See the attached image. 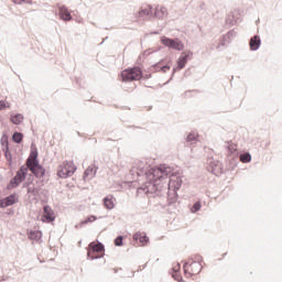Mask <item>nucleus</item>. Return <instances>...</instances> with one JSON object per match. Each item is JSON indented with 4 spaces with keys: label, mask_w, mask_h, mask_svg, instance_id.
I'll list each match as a JSON object with an SVG mask.
<instances>
[{
    "label": "nucleus",
    "mask_w": 282,
    "mask_h": 282,
    "mask_svg": "<svg viewBox=\"0 0 282 282\" xmlns=\"http://www.w3.org/2000/svg\"><path fill=\"white\" fill-rule=\"evenodd\" d=\"M249 45H250V50L252 51L257 50L258 47L261 46V37H259V35H254L253 37H251Z\"/></svg>",
    "instance_id": "a211bd4d"
},
{
    "label": "nucleus",
    "mask_w": 282,
    "mask_h": 282,
    "mask_svg": "<svg viewBox=\"0 0 282 282\" xmlns=\"http://www.w3.org/2000/svg\"><path fill=\"white\" fill-rule=\"evenodd\" d=\"M44 214L41 218V221H43V224H52V221H54V219H56V216L54 215V210L52 209V207L45 205L44 208Z\"/></svg>",
    "instance_id": "6e6552de"
},
{
    "label": "nucleus",
    "mask_w": 282,
    "mask_h": 282,
    "mask_svg": "<svg viewBox=\"0 0 282 282\" xmlns=\"http://www.w3.org/2000/svg\"><path fill=\"white\" fill-rule=\"evenodd\" d=\"M172 270H173V278L176 280V281H182V276L180 274H177V272H180V270H182V267L180 265L178 262H174L173 263V267H172Z\"/></svg>",
    "instance_id": "6ab92c4d"
},
{
    "label": "nucleus",
    "mask_w": 282,
    "mask_h": 282,
    "mask_svg": "<svg viewBox=\"0 0 282 282\" xmlns=\"http://www.w3.org/2000/svg\"><path fill=\"white\" fill-rule=\"evenodd\" d=\"M89 259H102L105 257V246L100 242H90L87 249Z\"/></svg>",
    "instance_id": "7ed1b4c3"
},
{
    "label": "nucleus",
    "mask_w": 282,
    "mask_h": 282,
    "mask_svg": "<svg viewBox=\"0 0 282 282\" xmlns=\"http://www.w3.org/2000/svg\"><path fill=\"white\" fill-rule=\"evenodd\" d=\"M13 204H17V196L14 195L0 199V208H8V206H13Z\"/></svg>",
    "instance_id": "4468645a"
},
{
    "label": "nucleus",
    "mask_w": 282,
    "mask_h": 282,
    "mask_svg": "<svg viewBox=\"0 0 282 282\" xmlns=\"http://www.w3.org/2000/svg\"><path fill=\"white\" fill-rule=\"evenodd\" d=\"M74 173H76V164H74L72 161H65L58 166L57 170V175L62 178L72 177Z\"/></svg>",
    "instance_id": "39448f33"
},
{
    "label": "nucleus",
    "mask_w": 282,
    "mask_h": 282,
    "mask_svg": "<svg viewBox=\"0 0 282 282\" xmlns=\"http://www.w3.org/2000/svg\"><path fill=\"white\" fill-rule=\"evenodd\" d=\"M23 140V134L21 132H14L13 133V141H15L18 144Z\"/></svg>",
    "instance_id": "5701e85b"
},
{
    "label": "nucleus",
    "mask_w": 282,
    "mask_h": 282,
    "mask_svg": "<svg viewBox=\"0 0 282 282\" xmlns=\"http://www.w3.org/2000/svg\"><path fill=\"white\" fill-rule=\"evenodd\" d=\"M193 56V53L183 52L177 61V69H184L186 67V63Z\"/></svg>",
    "instance_id": "9b49d317"
},
{
    "label": "nucleus",
    "mask_w": 282,
    "mask_h": 282,
    "mask_svg": "<svg viewBox=\"0 0 282 282\" xmlns=\"http://www.w3.org/2000/svg\"><path fill=\"white\" fill-rule=\"evenodd\" d=\"M11 122L13 124H21V122H23V115L11 116Z\"/></svg>",
    "instance_id": "412c9836"
},
{
    "label": "nucleus",
    "mask_w": 282,
    "mask_h": 282,
    "mask_svg": "<svg viewBox=\"0 0 282 282\" xmlns=\"http://www.w3.org/2000/svg\"><path fill=\"white\" fill-rule=\"evenodd\" d=\"M104 206L107 210H113L116 208V197L113 195H108L104 198Z\"/></svg>",
    "instance_id": "2eb2a0df"
},
{
    "label": "nucleus",
    "mask_w": 282,
    "mask_h": 282,
    "mask_svg": "<svg viewBox=\"0 0 282 282\" xmlns=\"http://www.w3.org/2000/svg\"><path fill=\"white\" fill-rule=\"evenodd\" d=\"M58 10H59V18L62 19V21H72V13L69 12V9H67V7L65 6H58Z\"/></svg>",
    "instance_id": "ddd939ff"
},
{
    "label": "nucleus",
    "mask_w": 282,
    "mask_h": 282,
    "mask_svg": "<svg viewBox=\"0 0 282 282\" xmlns=\"http://www.w3.org/2000/svg\"><path fill=\"white\" fill-rule=\"evenodd\" d=\"M184 272L188 279L199 274L202 272V262L199 260H188L184 264Z\"/></svg>",
    "instance_id": "20e7f679"
},
{
    "label": "nucleus",
    "mask_w": 282,
    "mask_h": 282,
    "mask_svg": "<svg viewBox=\"0 0 282 282\" xmlns=\"http://www.w3.org/2000/svg\"><path fill=\"white\" fill-rule=\"evenodd\" d=\"M14 3L21 6L22 3H28L29 6H31L32 0H13Z\"/></svg>",
    "instance_id": "c85d7f7f"
},
{
    "label": "nucleus",
    "mask_w": 282,
    "mask_h": 282,
    "mask_svg": "<svg viewBox=\"0 0 282 282\" xmlns=\"http://www.w3.org/2000/svg\"><path fill=\"white\" fill-rule=\"evenodd\" d=\"M153 12V17L154 19H166L169 17V9H166V7H164L163 4H158L154 8Z\"/></svg>",
    "instance_id": "1a4fd4ad"
},
{
    "label": "nucleus",
    "mask_w": 282,
    "mask_h": 282,
    "mask_svg": "<svg viewBox=\"0 0 282 282\" xmlns=\"http://www.w3.org/2000/svg\"><path fill=\"white\" fill-rule=\"evenodd\" d=\"M28 171H31L35 177H43L45 175V169L39 164V150H36V148L31 149L26 165H23L18 171L14 178L10 182V187L17 188V186L28 176Z\"/></svg>",
    "instance_id": "f257e3e1"
},
{
    "label": "nucleus",
    "mask_w": 282,
    "mask_h": 282,
    "mask_svg": "<svg viewBox=\"0 0 282 282\" xmlns=\"http://www.w3.org/2000/svg\"><path fill=\"white\" fill-rule=\"evenodd\" d=\"M202 208V203L196 202L194 206L192 207V213H197Z\"/></svg>",
    "instance_id": "a878e982"
},
{
    "label": "nucleus",
    "mask_w": 282,
    "mask_h": 282,
    "mask_svg": "<svg viewBox=\"0 0 282 282\" xmlns=\"http://www.w3.org/2000/svg\"><path fill=\"white\" fill-rule=\"evenodd\" d=\"M228 151H229V153H235L237 151V144L229 143Z\"/></svg>",
    "instance_id": "cd10ccee"
},
{
    "label": "nucleus",
    "mask_w": 282,
    "mask_h": 282,
    "mask_svg": "<svg viewBox=\"0 0 282 282\" xmlns=\"http://www.w3.org/2000/svg\"><path fill=\"white\" fill-rule=\"evenodd\" d=\"M154 69L163 72V74H166L167 69H171V67H169V65H164L162 66V62H159L158 64L154 65Z\"/></svg>",
    "instance_id": "aec40b11"
},
{
    "label": "nucleus",
    "mask_w": 282,
    "mask_h": 282,
    "mask_svg": "<svg viewBox=\"0 0 282 282\" xmlns=\"http://www.w3.org/2000/svg\"><path fill=\"white\" fill-rule=\"evenodd\" d=\"M169 175V167L160 165L159 167L151 169L148 173L150 182H158V180H163Z\"/></svg>",
    "instance_id": "423d86ee"
},
{
    "label": "nucleus",
    "mask_w": 282,
    "mask_h": 282,
    "mask_svg": "<svg viewBox=\"0 0 282 282\" xmlns=\"http://www.w3.org/2000/svg\"><path fill=\"white\" fill-rule=\"evenodd\" d=\"M252 156L250 155V153H242L240 154V162H242V164H248V162H251Z\"/></svg>",
    "instance_id": "4be33fe9"
},
{
    "label": "nucleus",
    "mask_w": 282,
    "mask_h": 282,
    "mask_svg": "<svg viewBox=\"0 0 282 282\" xmlns=\"http://www.w3.org/2000/svg\"><path fill=\"white\" fill-rule=\"evenodd\" d=\"M153 17V8L150 4H145L139 11V19H151Z\"/></svg>",
    "instance_id": "9d476101"
},
{
    "label": "nucleus",
    "mask_w": 282,
    "mask_h": 282,
    "mask_svg": "<svg viewBox=\"0 0 282 282\" xmlns=\"http://www.w3.org/2000/svg\"><path fill=\"white\" fill-rule=\"evenodd\" d=\"M2 109H10V104L0 101V111H2Z\"/></svg>",
    "instance_id": "c756f323"
},
{
    "label": "nucleus",
    "mask_w": 282,
    "mask_h": 282,
    "mask_svg": "<svg viewBox=\"0 0 282 282\" xmlns=\"http://www.w3.org/2000/svg\"><path fill=\"white\" fill-rule=\"evenodd\" d=\"M182 186V178L176 175H172L170 177L169 187L173 188V191H180V187Z\"/></svg>",
    "instance_id": "f8f14e48"
},
{
    "label": "nucleus",
    "mask_w": 282,
    "mask_h": 282,
    "mask_svg": "<svg viewBox=\"0 0 282 282\" xmlns=\"http://www.w3.org/2000/svg\"><path fill=\"white\" fill-rule=\"evenodd\" d=\"M134 241H140L141 246H147L149 243V237L142 232H137L133 235Z\"/></svg>",
    "instance_id": "f3484780"
},
{
    "label": "nucleus",
    "mask_w": 282,
    "mask_h": 282,
    "mask_svg": "<svg viewBox=\"0 0 282 282\" xmlns=\"http://www.w3.org/2000/svg\"><path fill=\"white\" fill-rule=\"evenodd\" d=\"M98 219L96 216H89L87 219L83 221V224H94Z\"/></svg>",
    "instance_id": "bb28decb"
},
{
    "label": "nucleus",
    "mask_w": 282,
    "mask_h": 282,
    "mask_svg": "<svg viewBox=\"0 0 282 282\" xmlns=\"http://www.w3.org/2000/svg\"><path fill=\"white\" fill-rule=\"evenodd\" d=\"M42 234L41 231H31L30 232V239H41Z\"/></svg>",
    "instance_id": "b1692460"
},
{
    "label": "nucleus",
    "mask_w": 282,
    "mask_h": 282,
    "mask_svg": "<svg viewBox=\"0 0 282 282\" xmlns=\"http://www.w3.org/2000/svg\"><path fill=\"white\" fill-rule=\"evenodd\" d=\"M197 140V133L192 132L187 135V142H195Z\"/></svg>",
    "instance_id": "393cba45"
},
{
    "label": "nucleus",
    "mask_w": 282,
    "mask_h": 282,
    "mask_svg": "<svg viewBox=\"0 0 282 282\" xmlns=\"http://www.w3.org/2000/svg\"><path fill=\"white\" fill-rule=\"evenodd\" d=\"M161 43L162 45H165V47H172V50H177L178 52L184 50V44L180 40H172L166 36H162Z\"/></svg>",
    "instance_id": "0eeeda50"
},
{
    "label": "nucleus",
    "mask_w": 282,
    "mask_h": 282,
    "mask_svg": "<svg viewBox=\"0 0 282 282\" xmlns=\"http://www.w3.org/2000/svg\"><path fill=\"white\" fill-rule=\"evenodd\" d=\"M115 245L116 246H122V237H118L115 239Z\"/></svg>",
    "instance_id": "7c9ffc66"
},
{
    "label": "nucleus",
    "mask_w": 282,
    "mask_h": 282,
    "mask_svg": "<svg viewBox=\"0 0 282 282\" xmlns=\"http://www.w3.org/2000/svg\"><path fill=\"white\" fill-rule=\"evenodd\" d=\"M121 78L123 83H131L133 80H142V69L133 67L122 70Z\"/></svg>",
    "instance_id": "f03ea898"
},
{
    "label": "nucleus",
    "mask_w": 282,
    "mask_h": 282,
    "mask_svg": "<svg viewBox=\"0 0 282 282\" xmlns=\"http://www.w3.org/2000/svg\"><path fill=\"white\" fill-rule=\"evenodd\" d=\"M97 171L98 167L96 165L88 166L84 173V180H91V177H95Z\"/></svg>",
    "instance_id": "dca6fc26"
}]
</instances>
